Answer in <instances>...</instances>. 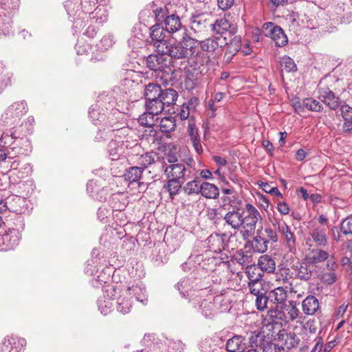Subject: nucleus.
<instances>
[{
	"label": "nucleus",
	"mask_w": 352,
	"mask_h": 352,
	"mask_svg": "<svg viewBox=\"0 0 352 352\" xmlns=\"http://www.w3.org/2000/svg\"><path fill=\"white\" fill-rule=\"evenodd\" d=\"M276 280L287 283L293 277V273L288 267H282L275 274Z\"/></svg>",
	"instance_id": "41"
},
{
	"label": "nucleus",
	"mask_w": 352,
	"mask_h": 352,
	"mask_svg": "<svg viewBox=\"0 0 352 352\" xmlns=\"http://www.w3.org/2000/svg\"><path fill=\"white\" fill-rule=\"evenodd\" d=\"M342 129L344 133H352V120H345Z\"/></svg>",
	"instance_id": "61"
},
{
	"label": "nucleus",
	"mask_w": 352,
	"mask_h": 352,
	"mask_svg": "<svg viewBox=\"0 0 352 352\" xmlns=\"http://www.w3.org/2000/svg\"><path fill=\"white\" fill-rule=\"evenodd\" d=\"M0 241L8 248H14L19 243L17 232L14 229H9L2 234H0Z\"/></svg>",
	"instance_id": "16"
},
{
	"label": "nucleus",
	"mask_w": 352,
	"mask_h": 352,
	"mask_svg": "<svg viewBox=\"0 0 352 352\" xmlns=\"http://www.w3.org/2000/svg\"><path fill=\"white\" fill-rule=\"evenodd\" d=\"M294 270L296 276L300 280H308L311 277V271L306 263H300L299 265L295 266Z\"/></svg>",
	"instance_id": "37"
},
{
	"label": "nucleus",
	"mask_w": 352,
	"mask_h": 352,
	"mask_svg": "<svg viewBox=\"0 0 352 352\" xmlns=\"http://www.w3.org/2000/svg\"><path fill=\"white\" fill-rule=\"evenodd\" d=\"M125 294L130 296V298L134 297L136 300L142 302L143 305L147 304L148 296L146 287L142 283L129 284L125 291Z\"/></svg>",
	"instance_id": "8"
},
{
	"label": "nucleus",
	"mask_w": 352,
	"mask_h": 352,
	"mask_svg": "<svg viewBox=\"0 0 352 352\" xmlns=\"http://www.w3.org/2000/svg\"><path fill=\"white\" fill-rule=\"evenodd\" d=\"M244 214V210L234 206L230 209L223 216L224 225L232 230H239L241 228V221Z\"/></svg>",
	"instance_id": "5"
},
{
	"label": "nucleus",
	"mask_w": 352,
	"mask_h": 352,
	"mask_svg": "<svg viewBox=\"0 0 352 352\" xmlns=\"http://www.w3.org/2000/svg\"><path fill=\"white\" fill-rule=\"evenodd\" d=\"M170 63V58L165 54L158 52V54H151L146 58L147 67L155 72L161 71L166 72Z\"/></svg>",
	"instance_id": "6"
},
{
	"label": "nucleus",
	"mask_w": 352,
	"mask_h": 352,
	"mask_svg": "<svg viewBox=\"0 0 352 352\" xmlns=\"http://www.w3.org/2000/svg\"><path fill=\"white\" fill-rule=\"evenodd\" d=\"M245 214L244 213L241 221V234L243 239L249 238L255 233L256 225L263 219L260 212L251 204L245 205Z\"/></svg>",
	"instance_id": "2"
},
{
	"label": "nucleus",
	"mask_w": 352,
	"mask_h": 352,
	"mask_svg": "<svg viewBox=\"0 0 352 352\" xmlns=\"http://www.w3.org/2000/svg\"><path fill=\"white\" fill-rule=\"evenodd\" d=\"M220 37H212L199 42L200 47L203 51L208 52H214L219 46Z\"/></svg>",
	"instance_id": "28"
},
{
	"label": "nucleus",
	"mask_w": 352,
	"mask_h": 352,
	"mask_svg": "<svg viewBox=\"0 0 352 352\" xmlns=\"http://www.w3.org/2000/svg\"><path fill=\"white\" fill-rule=\"evenodd\" d=\"M340 111L344 120H352V107L347 104H344L341 107Z\"/></svg>",
	"instance_id": "55"
},
{
	"label": "nucleus",
	"mask_w": 352,
	"mask_h": 352,
	"mask_svg": "<svg viewBox=\"0 0 352 352\" xmlns=\"http://www.w3.org/2000/svg\"><path fill=\"white\" fill-rule=\"evenodd\" d=\"M159 52L166 54L170 59H186L192 56L188 47L184 46L181 42H168L164 47L161 45Z\"/></svg>",
	"instance_id": "3"
},
{
	"label": "nucleus",
	"mask_w": 352,
	"mask_h": 352,
	"mask_svg": "<svg viewBox=\"0 0 352 352\" xmlns=\"http://www.w3.org/2000/svg\"><path fill=\"white\" fill-rule=\"evenodd\" d=\"M241 47V42L239 38L234 37V38L230 42L228 46V53L230 54H234L239 50Z\"/></svg>",
	"instance_id": "50"
},
{
	"label": "nucleus",
	"mask_w": 352,
	"mask_h": 352,
	"mask_svg": "<svg viewBox=\"0 0 352 352\" xmlns=\"http://www.w3.org/2000/svg\"><path fill=\"white\" fill-rule=\"evenodd\" d=\"M116 304L117 310L123 314L129 312L132 307L131 298L124 294L117 298Z\"/></svg>",
	"instance_id": "31"
},
{
	"label": "nucleus",
	"mask_w": 352,
	"mask_h": 352,
	"mask_svg": "<svg viewBox=\"0 0 352 352\" xmlns=\"http://www.w3.org/2000/svg\"><path fill=\"white\" fill-rule=\"evenodd\" d=\"M202 196L207 199H217L219 195V190L217 186L213 184L204 182L201 184L200 192Z\"/></svg>",
	"instance_id": "21"
},
{
	"label": "nucleus",
	"mask_w": 352,
	"mask_h": 352,
	"mask_svg": "<svg viewBox=\"0 0 352 352\" xmlns=\"http://www.w3.org/2000/svg\"><path fill=\"white\" fill-rule=\"evenodd\" d=\"M155 116L146 111L138 118V122L143 126L151 127L155 125Z\"/></svg>",
	"instance_id": "42"
},
{
	"label": "nucleus",
	"mask_w": 352,
	"mask_h": 352,
	"mask_svg": "<svg viewBox=\"0 0 352 352\" xmlns=\"http://www.w3.org/2000/svg\"><path fill=\"white\" fill-rule=\"evenodd\" d=\"M197 85V80L193 77V75L188 74L184 80L185 87L188 90H192Z\"/></svg>",
	"instance_id": "52"
},
{
	"label": "nucleus",
	"mask_w": 352,
	"mask_h": 352,
	"mask_svg": "<svg viewBox=\"0 0 352 352\" xmlns=\"http://www.w3.org/2000/svg\"><path fill=\"white\" fill-rule=\"evenodd\" d=\"M261 232V230H257V235L252 239V247L254 252L263 253L267 250L269 241L259 235Z\"/></svg>",
	"instance_id": "22"
},
{
	"label": "nucleus",
	"mask_w": 352,
	"mask_h": 352,
	"mask_svg": "<svg viewBox=\"0 0 352 352\" xmlns=\"http://www.w3.org/2000/svg\"><path fill=\"white\" fill-rule=\"evenodd\" d=\"M199 104V99L197 97L191 98L187 103L184 104L183 105H186L190 107V109H194L195 107Z\"/></svg>",
	"instance_id": "62"
},
{
	"label": "nucleus",
	"mask_w": 352,
	"mask_h": 352,
	"mask_svg": "<svg viewBox=\"0 0 352 352\" xmlns=\"http://www.w3.org/2000/svg\"><path fill=\"white\" fill-rule=\"evenodd\" d=\"M255 302L257 309L261 311L265 309L270 311L272 307H274V306H272L268 294L266 295L265 293L256 296Z\"/></svg>",
	"instance_id": "36"
},
{
	"label": "nucleus",
	"mask_w": 352,
	"mask_h": 352,
	"mask_svg": "<svg viewBox=\"0 0 352 352\" xmlns=\"http://www.w3.org/2000/svg\"><path fill=\"white\" fill-rule=\"evenodd\" d=\"M227 238V234L214 233L211 234L207 239L208 247L210 250L214 252H220L225 250V239Z\"/></svg>",
	"instance_id": "12"
},
{
	"label": "nucleus",
	"mask_w": 352,
	"mask_h": 352,
	"mask_svg": "<svg viewBox=\"0 0 352 352\" xmlns=\"http://www.w3.org/2000/svg\"><path fill=\"white\" fill-rule=\"evenodd\" d=\"M230 28V24L226 18H221L216 20L212 25V30L217 34H223Z\"/></svg>",
	"instance_id": "38"
},
{
	"label": "nucleus",
	"mask_w": 352,
	"mask_h": 352,
	"mask_svg": "<svg viewBox=\"0 0 352 352\" xmlns=\"http://www.w3.org/2000/svg\"><path fill=\"white\" fill-rule=\"evenodd\" d=\"M179 32H181V41L179 42L185 45L186 47L190 50L191 54H194L196 44L198 43V41L190 36L188 30L185 27H183Z\"/></svg>",
	"instance_id": "23"
},
{
	"label": "nucleus",
	"mask_w": 352,
	"mask_h": 352,
	"mask_svg": "<svg viewBox=\"0 0 352 352\" xmlns=\"http://www.w3.org/2000/svg\"><path fill=\"white\" fill-rule=\"evenodd\" d=\"M277 209H278V212L283 215L288 214L290 211V208H289V206L285 201L278 202Z\"/></svg>",
	"instance_id": "56"
},
{
	"label": "nucleus",
	"mask_w": 352,
	"mask_h": 352,
	"mask_svg": "<svg viewBox=\"0 0 352 352\" xmlns=\"http://www.w3.org/2000/svg\"><path fill=\"white\" fill-rule=\"evenodd\" d=\"M162 132L168 133L175 130L176 127L175 120L173 117H164L162 118L159 124Z\"/></svg>",
	"instance_id": "34"
},
{
	"label": "nucleus",
	"mask_w": 352,
	"mask_h": 352,
	"mask_svg": "<svg viewBox=\"0 0 352 352\" xmlns=\"http://www.w3.org/2000/svg\"><path fill=\"white\" fill-rule=\"evenodd\" d=\"M177 97V92L175 89H162L160 99L164 107L165 105L170 106L175 104Z\"/></svg>",
	"instance_id": "24"
},
{
	"label": "nucleus",
	"mask_w": 352,
	"mask_h": 352,
	"mask_svg": "<svg viewBox=\"0 0 352 352\" xmlns=\"http://www.w3.org/2000/svg\"><path fill=\"white\" fill-rule=\"evenodd\" d=\"M188 133L190 136V141L195 151L198 154H201L203 152L202 146L200 142V138L198 134V131L195 127L194 123L189 122L188 126Z\"/></svg>",
	"instance_id": "18"
},
{
	"label": "nucleus",
	"mask_w": 352,
	"mask_h": 352,
	"mask_svg": "<svg viewBox=\"0 0 352 352\" xmlns=\"http://www.w3.org/2000/svg\"><path fill=\"white\" fill-rule=\"evenodd\" d=\"M199 179L195 177L193 180L188 182L184 188V192L190 195L193 194H199L201 190V185Z\"/></svg>",
	"instance_id": "40"
},
{
	"label": "nucleus",
	"mask_w": 352,
	"mask_h": 352,
	"mask_svg": "<svg viewBox=\"0 0 352 352\" xmlns=\"http://www.w3.org/2000/svg\"><path fill=\"white\" fill-rule=\"evenodd\" d=\"M338 267V264L336 262L334 258L331 256L329 259L327 260V268L329 271H335Z\"/></svg>",
	"instance_id": "60"
},
{
	"label": "nucleus",
	"mask_w": 352,
	"mask_h": 352,
	"mask_svg": "<svg viewBox=\"0 0 352 352\" xmlns=\"http://www.w3.org/2000/svg\"><path fill=\"white\" fill-rule=\"evenodd\" d=\"M258 269L267 273L274 272L276 269L274 260L269 255L265 254L260 256L258 261Z\"/></svg>",
	"instance_id": "19"
},
{
	"label": "nucleus",
	"mask_w": 352,
	"mask_h": 352,
	"mask_svg": "<svg viewBox=\"0 0 352 352\" xmlns=\"http://www.w3.org/2000/svg\"><path fill=\"white\" fill-rule=\"evenodd\" d=\"M166 29L160 26L159 24L153 25L150 29V36L153 41H155L154 45L159 52V50H161V45L163 47L168 42L166 40Z\"/></svg>",
	"instance_id": "10"
},
{
	"label": "nucleus",
	"mask_w": 352,
	"mask_h": 352,
	"mask_svg": "<svg viewBox=\"0 0 352 352\" xmlns=\"http://www.w3.org/2000/svg\"><path fill=\"white\" fill-rule=\"evenodd\" d=\"M190 107L186 105H182L180 112L179 113L178 116H179L180 119L182 120H186L190 115Z\"/></svg>",
	"instance_id": "58"
},
{
	"label": "nucleus",
	"mask_w": 352,
	"mask_h": 352,
	"mask_svg": "<svg viewBox=\"0 0 352 352\" xmlns=\"http://www.w3.org/2000/svg\"><path fill=\"white\" fill-rule=\"evenodd\" d=\"M327 230V228L318 225H314L310 229L309 234L316 246L323 248L328 245Z\"/></svg>",
	"instance_id": "7"
},
{
	"label": "nucleus",
	"mask_w": 352,
	"mask_h": 352,
	"mask_svg": "<svg viewBox=\"0 0 352 352\" xmlns=\"http://www.w3.org/2000/svg\"><path fill=\"white\" fill-rule=\"evenodd\" d=\"M164 12L165 11L163 8H159L155 11V17L158 21H162L165 19Z\"/></svg>",
	"instance_id": "63"
},
{
	"label": "nucleus",
	"mask_w": 352,
	"mask_h": 352,
	"mask_svg": "<svg viewBox=\"0 0 352 352\" xmlns=\"http://www.w3.org/2000/svg\"><path fill=\"white\" fill-rule=\"evenodd\" d=\"M272 306H280L283 308L287 298L286 291L282 287H278L268 293Z\"/></svg>",
	"instance_id": "13"
},
{
	"label": "nucleus",
	"mask_w": 352,
	"mask_h": 352,
	"mask_svg": "<svg viewBox=\"0 0 352 352\" xmlns=\"http://www.w3.org/2000/svg\"><path fill=\"white\" fill-rule=\"evenodd\" d=\"M112 305L113 303L109 299H100L98 301L99 309L100 310V312L104 315H107L111 310Z\"/></svg>",
	"instance_id": "49"
},
{
	"label": "nucleus",
	"mask_w": 352,
	"mask_h": 352,
	"mask_svg": "<svg viewBox=\"0 0 352 352\" xmlns=\"http://www.w3.org/2000/svg\"><path fill=\"white\" fill-rule=\"evenodd\" d=\"M161 101L160 98L146 100L145 107L146 111L154 116L158 115L164 109Z\"/></svg>",
	"instance_id": "27"
},
{
	"label": "nucleus",
	"mask_w": 352,
	"mask_h": 352,
	"mask_svg": "<svg viewBox=\"0 0 352 352\" xmlns=\"http://www.w3.org/2000/svg\"><path fill=\"white\" fill-rule=\"evenodd\" d=\"M283 307L287 313L289 321H293L298 317L300 311L297 308V303L296 301L290 300L287 305L285 304Z\"/></svg>",
	"instance_id": "35"
},
{
	"label": "nucleus",
	"mask_w": 352,
	"mask_h": 352,
	"mask_svg": "<svg viewBox=\"0 0 352 352\" xmlns=\"http://www.w3.org/2000/svg\"><path fill=\"white\" fill-rule=\"evenodd\" d=\"M256 271H258V268L256 266L249 265L246 267V274L248 277L249 281H250V277H256V275L258 273H256Z\"/></svg>",
	"instance_id": "59"
},
{
	"label": "nucleus",
	"mask_w": 352,
	"mask_h": 352,
	"mask_svg": "<svg viewBox=\"0 0 352 352\" xmlns=\"http://www.w3.org/2000/svg\"><path fill=\"white\" fill-rule=\"evenodd\" d=\"M302 308L306 315H314L319 309V302L314 296H308L302 302Z\"/></svg>",
	"instance_id": "17"
},
{
	"label": "nucleus",
	"mask_w": 352,
	"mask_h": 352,
	"mask_svg": "<svg viewBox=\"0 0 352 352\" xmlns=\"http://www.w3.org/2000/svg\"><path fill=\"white\" fill-rule=\"evenodd\" d=\"M269 316L274 318L275 322H280V324L282 322L287 323L289 322V319L287 316V313L283 308H281L280 306H274L270 311H268Z\"/></svg>",
	"instance_id": "25"
},
{
	"label": "nucleus",
	"mask_w": 352,
	"mask_h": 352,
	"mask_svg": "<svg viewBox=\"0 0 352 352\" xmlns=\"http://www.w3.org/2000/svg\"><path fill=\"white\" fill-rule=\"evenodd\" d=\"M263 32L265 36L271 38L278 47L284 46L287 43V38L280 27L273 23H266L263 25Z\"/></svg>",
	"instance_id": "4"
},
{
	"label": "nucleus",
	"mask_w": 352,
	"mask_h": 352,
	"mask_svg": "<svg viewBox=\"0 0 352 352\" xmlns=\"http://www.w3.org/2000/svg\"><path fill=\"white\" fill-rule=\"evenodd\" d=\"M302 106L309 109V111L320 112L322 110V104L316 100L312 98H305Z\"/></svg>",
	"instance_id": "43"
},
{
	"label": "nucleus",
	"mask_w": 352,
	"mask_h": 352,
	"mask_svg": "<svg viewBox=\"0 0 352 352\" xmlns=\"http://www.w3.org/2000/svg\"><path fill=\"white\" fill-rule=\"evenodd\" d=\"M155 159L152 154L151 153H145L142 155L138 160V164L140 166V168H143V170L144 168H147L148 166L154 163Z\"/></svg>",
	"instance_id": "47"
},
{
	"label": "nucleus",
	"mask_w": 352,
	"mask_h": 352,
	"mask_svg": "<svg viewBox=\"0 0 352 352\" xmlns=\"http://www.w3.org/2000/svg\"><path fill=\"white\" fill-rule=\"evenodd\" d=\"M162 89L160 85L155 83H149L144 89V97L146 100L157 99L160 98Z\"/></svg>",
	"instance_id": "26"
},
{
	"label": "nucleus",
	"mask_w": 352,
	"mask_h": 352,
	"mask_svg": "<svg viewBox=\"0 0 352 352\" xmlns=\"http://www.w3.org/2000/svg\"><path fill=\"white\" fill-rule=\"evenodd\" d=\"M264 231L269 241L276 243L278 241V236L275 230L272 229L271 227H266Z\"/></svg>",
	"instance_id": "53"
},
{
	"label": "nucleus",
	"mask_w": 352,
	"mask_h": 352,
	"mask_svg": "<svg viewBox=\"0 0 352 352\" xmlns=\"http://www.w3.org/2000/svg\"><path fill=\"white\" fill-rule=\"evenodd\" d=\"M166 179H168V182L166 188L168 191L170 197L173 198L174 196L179 193L182 188V185L184 183L185 181L173 178Z\"/></svg>",
	"instance_id": "29"
},
{
	"label": "nucleus",
	"mask_w": 352,
	"mask_h": 352,
	"mask_svg": "<svg viewBox=\"0 0 352 352\" xmlns=\"http://www.w3.org/2000/svg\"><path fill=\"white\" fill-rule=\"evenodd\" d=\"M262 349L263 352H281L279 345L272 342L263 344Z\"/></svg>",
	"instance_id": "51"
},
{
	"label": "nucleus",
	"mask_w": 352,
	"mask_h": 352,
	"mask_svg": "<svg viewBox=\"0 0 352 352\" xmlns=\"http://www.w3.org/2000/svg\"><path fill=\"white\" fill-rule=\"evenodd\" d=\"M280 63L282 70H285L287 72H295L297 69L294 61L289 56H285L283 57Z\"/></svg>",
	"instance_id": "46"
},
{
	"label": "nucleus",
	"mask_w": 352,
	"mask_h": 352,
	"mask_svg": "<svg viewBox=\"0 0 352 352\" xmlns=\"http://www.w3.org/2000/svg\"><path fill=\"white\" fill-rule=\"evenodd\" d=\"M8 111L12 116L19 117L28 111L27 104L23 101L16 102L11 104Z\"/></svg>",
	"instance_id": "33"
},
{
	"label": "nucleus",
	"mask_w": 352,
	"mask_h": 352,
	"mask_svg": "<svg viewBox=\"0 0 352 352\" xmlns=\"http://www.w3.org/2000/svg\"><path fill=\"white\" fill-rule=\"evenodd\" d=\"M307 155V153L303 149H299L296 153V159L298 161L303 160Z\"/></svg>",
	"instance_id": "64"
},
{
	"label": "nucleus",
	"mask_w": 352,
	"mask_h": 352,
	"mask_svg": "<svg viewBox=\"0 0 352 352\" xmlns=\"http://www.w3.org/2000/svg\"><path fill=\"white\" fill-rule=\"evenodd\" d=\"M245 348V339L241 336H233L226 343V349L229 352H244Z\"/></svg>",
	"instance_id": "14"
},
{
	"label": "nucleus",
	"mask_w": 352,
	"mask_h": 352,
	"mask_svg": "<svg viewBox=\"0 0 352 352\" xmlns=\"http://www.w3.org/2000/svg\"><path fill=\"white\" fill-rule=\"evenodd\" d=\"M248 287L250 293L254 296H258L265 293L263 288V280L261 279V274H258L256 277H250V281L248 282Z\"/></svg>",
	"instance_id": "20"
},
{
	"label": "nucleus",
	"mask_w": 352,
	"mask_h": 352,
	"mask_svg": "<svg viewBox=\"0 0 352 352\" xmlns=\"http://www.w3.org/2000/svg\"><path fill=\"white\" fill-rule=\"evenodd\" d=\"M278 230L285 247L291 252L296 250V239L291 228L284 223L281 226L278 225Z\"/></svg>",
	"instance_id": "9"
},
{
	"label": "nucleus",
	"mask_w": 352,
	"mask_h": 352,
	"mask_svg": "<svg viewBox=\"0 0 352 352\" xmlns=\"http://www.w3.org/2000/svg\"><path fill=\"white\" fill-rule=\"evenodd\" d=\"M341 264L347 274L350 275L352 274V261L350 258L346 256L342 258Z\"/></svg>",
	"instance_id": "54"
},
{
	"label": "nucleus",
	"mask_w": 352,
	"mask_h": 352,
	"mask_svg": "<svg viewBox=\"0 0 352 352\" xmlns=\"http://www.w3.org/2000/svg\"><path fill=\"white\" fill-rule=\"evenodd\" d=\"M213 305L218 308L220 311H225L228 309V299L224 295H217L214 298Z\"/></svg>",
	"instance_id": "44"
},
{
	"label": "nucleus",
	"mask_w": 352,
	"mask_h": 352,
	"mask_svg": "<svg viewBox=\"0 0 352 352\" xmlns=\"http://www.w3.org/2000/svg\"><path fill=\"white\" fill-rule=\"evenodd\" d=\"M213 304L206 300H201L199 305V309L203 316L206 318H210L214 315Z\"/></svg>",
	"instance_id": "45"
},
{
	"label": "nucleus",
	"mask_w": 352,
	"mask_h": 352,
	"mask_svg": "<svg viewBox=\"0 0 352 352\" xmlns=\"http://www.w3.org/2000/svg\"><path fill=\"white\" fill-rule=\"evenodd\" d=\"M163 21H164L166 31L168 33L173 34L179 32L184 27L179 18L175 14L166 16Z\"/></svg>",
	"instance_id": "15"
},
{
	"label": "nucleus",
	"mask_w": 352,
	"mask_h": 352,
	"mask_svg": "<svg viewBox=\"0 0 352 352\" xmlns=\"http://www.w3.org/2000/svg\"><path fill=\"white\" fill-rule=\"evenodd\" d=\"M329 258L327 252L322 249H314L311 252L310 260L313 263H322Z\"/></svg>",
	"instance_id": "39"
},
{
	"label": "nucleus",
	"mask_w": 352,
	"mask_h": 352,
	"mask_svg": "<svg viewBox=\"0 0 352 352\" xmlns=\"http://www.w3.org/2000/svg\"><path fill=\"white\" fill-rule=\"evenodd\" d=\"M208 25L207 21L202 16H194L190 22L191 30L196 33L205 30Z\"/></svg>",
	"instance_id": "32"
},
{
	"label": "nucleus",
	"mask_w": 352,
	"mask_h": 352,
	"mask_svg": "<svg viewBox=\"0 0 352 352\" xmlns=\"http://www.w3.org/2000/svg\"><path fill=\"white\" fill-rule=\"evenodd\" d=\"M217 2L220 9L227 10L233 6L234 0H217Z\"/></svg>",
	"instance_id": "57"
},
{
	"label": "nucleus",
	"mask_w": 352,
	"mask_h": 352,
	"mask_svg": "<svg viewBox=\"0 0 352 352\" xmlns=\"http://www.w3.org/2000/svg\"><path fill=\"white\" fill-rule=\"evenodd\" d=\"M340 231L345 235L352 234V218L344 219L340 226Z\"/></svg>",
	"instance_id": "48"
},
{
	"label": "nucleus",
	"mask_w": 352,
	"mask_h": 352,
	"mask_svg": "<svg viewBox=\"0 0 352 352\" xmlns=\"http://www.w3.org/2000/svg\"><path fill=\"white\" fill-rule=\"evenodd\" d=\"M143 171V168L139 166L130 167L126 170L124 178L130 183L138 182L142 177Z\"/></svg>",
	"instance_id": "30"
},
{
	"label": "nucleus",
	"mask_w": 352,
	"mask_h": 352,
	"mask_svg": "<svg viewBox=\"0 0 352 352\" xmlns=\"http://www.w3.org/2000/svg\"><path fill=\"white\" fill-rule=\"evenodd\" d=\"M319 98L330 109L336 110L339 107V99L329 88H320Z\"/></svg>",
	"instance_id": "11"
},
{
	"label": "nucleus",
	"mask_w": 352,
	"mask_h": 352,
	"mask_svg": "<svg viewBox=\"0 0 352 352\" xmlns=\"http://www.w3.org/2000/svg\"><path fill=\"white\" fill-rule=\"evenodd\" d=\"M163 160L162 168L166 178L186 181L191 177L192 164L194 163L192 159L189 158L184 162L178 160L176 154L168 153L164 155Z\"/></svg>",
	"instance_id": "1"
}]
</instances>
